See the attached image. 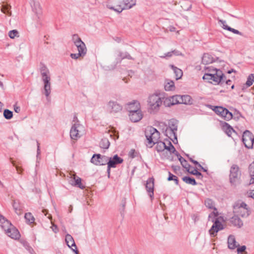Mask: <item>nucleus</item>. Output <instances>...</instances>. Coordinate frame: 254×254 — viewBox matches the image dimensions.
I'll return each mask as SVG.
<instances>
[{"label":"nucleus","instance_id":"4be33fe9","mask_svg":"<svg viewBox=\"0 0 254 254\" xmlns=\"http://www.w3.org/2000/svg\"><path fill=\"white\" fill-rule=\"evenodd\" d=\"M176 132L177 131L172 130L167 127L164 131L165 135L172 140L174 143H175V141L177 142Z\"/></svg>","mask_w":254,"mask_h":254},{"label":"nucleus","instance_id":"49530a36","mask_svg":"<svg viewBox=\"0 0 254 254\" xmlns=\"http://www.w3.org/2000/svg\"><path fill=\"white\" fill-rule=\"evenodd\" d=\"M8 36L11 39H14L16 37H19V33L16 30H12L9 31Z\"/></svg>","mask_w":254,"mask_h":254},{"label":"nucleus","instance_id":"6e6d98bb","mask_svg":"<svg viewBox=\"0 0 254 254\" xmlns=\"http://www.w3.org/2000/svg\"><path fill=\"white\" fill-rule=\"evenodd\" d=\"M173 56V55L171 52H169L166 54H165L163 56H161L160 57L162 59H167L168 58H170Z\"/></svg>","mask_w":254,"mask_h":254},{"label":"nucleus","instance_id":"39448f33","mask_svg":"<svg viewBox=\"0 0 254 254\" xmlns=\"http://www.w3.org/2000/svg\"><path fill=\"white\" fill-rule=\"evenodd\" d=\"M148 104L151 112L156 113L159 111L162 104V100L159 95L153 94L150 95L148 100Z\"/></svg>","mask_w":254,"mask_h":254},{"label":"nucleus","instance_id":"e433bc0d","mask_svg":"<svg viewBox=\"0 0 254 254\" xmlns=\"http://www.w3.org/2000/svg\"><path fill=\"white\" fill-rule=\"evenodd\" d=\"M156 148L158 152H161L164 151L166 148L165 141L164 142L159 141L156 142Z\"/></svg>","mask_w":254,"mask_h":254},{"label":"nucleus","instance_id":"a878e982","mask_svg":"<svg viewBox=\"0 0 254 254\" xmlns=\"http://www.w3.org/2000/svg\"><path fill=\"white\" fill-rule=\"evenodd\" d=\"M125 59L128 60H133V59L131 57L128 53L119 52L117 56V60L119 61L120 63H121L123 60Z\"/></svg>","mask_w":254,"mask_h":254},{"label":"nucleus","instance_id":"37998d69","mask_svg":"<svg viewBox=\"0 0 254 254\" xmlns=\"http://www.w3.org/2000/svg\"><path fill=\"white\" fill-rule=\"evenodd\" d=\"M167 180L168 181H174L175 184L177 185H179V180L178 179L177 177L175 175H174L170 172H169V177H168Z\"/></svg>","mask_w":254,"mask_h":254},{"label":"nucleus","instance_id":"5fc2aeb1","mask_svg":"<svg viewBox=\"0 0 254 254\" xmlns=\"http://www.w3.org/2000/svg\"><path fill=\"white\" fill-rule=\"evenodd\" d=\"M40 70H41V75L42 74V73L43 72H46V73H49V71L48 69H47V67L45 65H43L41 67Z\"/></svg>","mask_w":254,"mask_h":254},{"label":"nucleus","instance_id":"13d9d810","mask_svg":"<svg viewBox=\"0 0 254 254\" xmlns=\"http://www.w3.org/2000/svg\"><path fill=\"white\" fill-rule=\"evenodd\" d=\"M219 22L220 23H221V24H222V25H223L222 27H223V28L224 29L227 30V27H230L228 25H226V21H224L223 20H219Z\"/></svg>","mask_w":254,"mask_h":254},{"label":"nucleus","instance_id":"8fccbe9b","mask_svg":"<svg viewBox=\"0 0 254 254\" xmlns=\"http://www.w3.org/2000/svg\"><path fill=\"white\" fill-rule=\"evenodd\" d=\"M36 12L37 14L40 15L42 12V7L39 4H36L35 5Z\"/></svg>","mask_w":254,"mask_h":254},{"label":"nucleus","instance_id":"ddd939ff","mask_svg":"<svg viewBox=\"0 0 254 254\" xmlns=\"http://www.w3.org/2000/svg\"><path fill=\"white\" fill-rule=\"evenodd\" d=\"M108 156L101 155L100 154H94L91 159V162L97 166L105 165L107 163Z\"/></svg>","mask_w":254,"mask_h":254},{"label":"nucleus","instance_id":"2eb2a0df","mask_svg":"<svg viewBox=\"0 0 254 254\" xmlns=\"http://www.w3.org/2000/svg\"><path fill=\"white\" fill-rule=\"evenodd\" d=\"M146 190L151 200L154 198V179L149 178L146 181L145 185Z\"/></svg>","mask_w":254,"mask_h":254},{"label":"nucleus","instance_id":"72a5a7b5","mask_svg":"<svg viewBox=\"0 0 254 254\" xmlns=\"http://www.w3.org/2000/svg\"><path fill=\"white\" fill-rule=\"evenodd\" d=\"M183 181L187 184L195 186L197 184L194 179L190 177L185 176L182 178Z\"/></svg>","mask_w":254,"mask_h":254},{"label":"nucleus","instance_id":"412c9836","mask_svg":"<svg viewBox=\"0 0 254 254\" xmlns=\"http://www.w3.org/2000/svg\"><path fill=\"white\" fill-rule=\"evenodd\" d=\"M12 225L8 220L0 214V226L5 232L9 230Z\"/></svg>","mask_w":254,"mask_h":254},{"label":"nucleus","instance_id":"dca6fc26","mask_svg":"<svg viewBox=\"0 0 254 254\" xmlns=\"http://www.w3.org/2000/svg\"><path fill=\"white\" fill-rule=\"evenodd\" d=\"M166 106H170L177 104H181L180 95H176L167 98L164 101Z\"/></svg>","mask_w":254,"mask_h":254},{"label":"nucleus","instance_id":"4468645a","mask_svg":"<svg viewBox=\"0 0 254 254\" xmlns=\"http://www.w3.org/2000/svg\"><path fill=\"white\" fill-rule=\"evenodd\" d=\"M107 110L110 113H116L122 110V106L115 101H110L107 105Z\"/></svg>","mask_w":254,"mask_h":254},{"label":"nucleus","instance_id":"e2e57ef3","mask_svg":"<svg viewBox=\"0 0 254 254\" xmlns=\"http://www.w3.org/2000/svg\"><path fill=\"white\" fill-rule=\"evenodd\" d=\"M14 110L16 113H18L20 111V107L17 106L16 105H14Z\"/></svg>","mask_w":254,"mask_h":254},{"label":"nucleus","instance_id":"cd10ccee","mask_svg":"<svg viewBox=\"0 0 254 254\" xmlns=\"http://www.w3.org/2000/svg\"><path fill=\"white\" fill-rule=\"evenodd\" d=\"M181 104H191L192 100L191 97L188 95H180Z\"/></svg>","mask_w":254,"mask_h":254},{"label":"nucleus","instance_id":"bb28decb","mask_svg":"<svg viewBox=\"0 0 254 254\" xmlns=\"http://www.w3.org/2000/svg\"><path fill=\"white\" fill-rule=\"evenodd\" d=\"M214 61L213 57L208 54H204L202 58V63L204 64H208L213 63Z\"/></svg>","mask_w":254,"mask_h":254},{"label":"nucleus","instance_id":"338daca9","mask_svg":"<svg viewBox=\"0 0 254 254\" xmlns=\"http://www.w3.org/2000/svg\"><path fill=\"white\" fill-rule=\"evenodd\" d=\"M169 29L171 32H175L176 30V28L173 26H169Z\"/></svg>","mask_w":254,"mask_h":254},{"label":"nucleus","instance_id":"c03bdc74","mask_svg":"<svg viewBox=\"0 0 254 254\" xmlns=\"http://www.w3.org/2000/svg\"><path fill=\"white\" fill-rule=\"evenodd\" d=\"M254 82V74H251L249 75L246 82V85L248 87L251 86Z\"/></svg>","mask_w":254,"mask_h":254},{"label":"nucleus","instance_id":"864d4df0","mask_svg":"<svg viewBox=\"0 0 254 254\" xmlns=\"http://www.w3.org/2000/svg\"><path fill=\"white\" fill-rule=\"evenodd\" d=\"M72 40L74 44L76 42H79L80 41H82L77 34H74L73 35Z\"/></svg>","mask_w":254,"mask_h":254},{"label":"nucleus","instance_id":"aec40b11","mask_svg":"<svg viewBox=\"0 0 254 254\" xmlns=\"http://www.w3.org/2000/svg\"><path fill=\"white\" fill-rule=\"evenodd\" d=\"M5 234L12 239L17 240L20 237V234L18 230L13 225L9 230L5 232Z\"/></svg>","mask_w":254,"mask_h":254},{"label":"nucleus","instance_id":"c9c22d12","mask_svg":"<svg viewBox=\"0 0 254 254\" xmlns=\"http://www.w3.org/2000/svg\"><path fill=\"white\" fill-rule=\"evenodd\" d=\"M11 8V6L9 4H3L2 5L1 11L5 14H7L8 16L11 15V12L10 9Z\"/></svg>","mask_w":254,"mask_h":254},{"label":"nucleus","instance_id":"680f3d73","mask_svg":"<svg viewBox=\"0 0 254 254\" xmlns=\"http://www.w3.org/2000/svg\"><path fill=\"white\" fill-rule=\"evenodd\" d=\"M197 179L202 180L203 178V175L200 172H197L196 175Z\"/></svg>","mask_w":254,"mask_h":254},{"label":"nucleus","instance_id":"f257e3e1","mask_svg":"<svg viewBox=\"0 0 254 254\" xmlns=\"http://www.w3.org/2000/svg\"><path fill=\"white\" fill-rule=\"evenodd\" d=\"M204 204L208 208L214 210L209 215L208 218L210 220L213 222V225L209 231V234L211 236L215 237L219 231L224 229L222 223L223 218L221 216L218 217V212L215 207L214 202L212 199L206 198L205 200Z\"/></svg>","mask_w":254,"mask_h":254},{"label":"nucleus","instance_id":"a18cd8bd","mask_svg":"<svg viewBox=\"0 0 254 254\" xmlns=\"http://www.w3.org/2000/svg\"><path fill=\"white\" fill-rule=\"evenodd\" d=\"M13 207L15 210V212L18 215H20L22 212V210L19 207L18 204H17L15 201L13 202Z\"/></svg>","mask_w":254,"mask_h":254},{"label":"nucleus","instance_id":"79ce46f5","mask_svg":"<svg viewBox=\"0 0 254 254\" xmlns=\"http://www.w3.org/2000/svg\"><path fill=\"white\" fill-rule=\"evenodd\" d=\"M3 116L6 119L9 120L12 118L13 113L8 109H5L3 111Z\"/></svg>","mask_w":254,"mask_h":254},{"label":"nucleus","instance_id":"423d86ee","mask_svg":"<svg viewBox=\"0 0 254 254\" xmlns=\"http://www.w3.org/2000/svg\"><path fill=\"white\" fill-rule=\"evenodd\" d=\"M146 137L147 140L146 145L152 147L158 141L160 137V133L156 128L151 127L150 129L149 133H146Z\"/></svg>","mask_w":254,"mask_h":254},{"label":"nucleus","instance_id":"f8f14e48","mask_svg":"<svg viewBox=\"0 0 254 254\" xmlns=\"http://www.w3.org/2000/svg\"><path fill=\"white\" fill-rule=\"evenodd\" d=\"M137 105L135 107L133 111H131V113H129V117L132 122H137L139 121L142 118V114L140 110L139 103H136Z\"/></svg>","mask_w":254,"mask_h":254},{"label":"nucleus","instance_id":"09e8293b","mask_svg":"<svg viewBox=\"0 0 254 254\" xmlns=\"http://www.w3.org/2000/svg\"><path fill=\"white\" fill-rule=\"evenodd\" d=\"M137 155V152L134 149H131L128 153V156L131 158H134Z\"/></svg>","mask_w":254,"mask_h":254},{"label":"nucleus","instance_id":"603ef678","mask_svg":"<svg viewBox=\"0 0 254 254\" xmlns=\"http://www.w3.org/2000/svg\"><path fill=\"white\" fill-rule=\"evenodd\" d=\"M186 170L187 172H188L189 173L193 175H196L197 172H198L197 170L196 169L193 168L192 170H190V168H189L188 169H186Z\"/></svg>","mask_w":254,"mask_h":254},{"label":"nucleus","instance_id":"b1692460","mask_svg":"<svg viewBox=\"0 0 254 254\" xmlns=\"http://www.w3.org/2000/svg\"><path fill=\"white\" fill-rule=\"evenodd\" d=\"M228 247L229 249L231 250H234L237 248L239 244H237L235 237L233 235H230L228 238Z\"/></svg>","mask_w":254,"mask_h":254},{"label":"nucleus","instance_id":"ea45409f","mask_svg":"<svg viewBox=\"0 0 254 254\" xmlns=\"http://www.w3.org/2000/svg\"><path fill=\"white\" fill-rule=\"evenodd\" d=\"M169 128H171V129H172V130H175L176 131H177V123L176 121H175L174 120H171L169 121L168 123V126L167 127Z\"/></svg>","mask_w":254,"mask_h":254},{"label":"nucleus","instance_id":"6e6552de","mask_svg":"<svg viewBox=\"0 0 254 254\" xmlns=\"http://www.w3.org/2000/svg\"><path fill=\"white\" fill-rule=\"evenodd\" d=\"M123 162V159L119 157L118 155H115L113 157H108L107 163V174L108 178H110L111 168L116 167L117 165L121 164Z\"/></svg>","mask_w":254,"mask_h":254},{"label":"nucleus","instance_id":"774afa93","mask_svg":"<svg viewBox=\"0 0 254 254\" xmlns=\"http://www.w3.org/2000/svg\"><path fill=\"white\" fill-rule=\"evenodd\" d=\"M250 196L254 199V190H252L250 192Z\"/></svg>","mask_w":254,"mask_h":254},{"label":"nucleus","instance_id":"f3484780","mask_svg":"<svg viewBox=\"0 0 254 254\" xmlns=\"http://www.w3.org/2000/svg\"><path fill=\"white\" fill-rule=\"evenodd\" d=\"M81 126L79 124L74 123L70 130V136L72 139L77 140L80 137L79 128Z\"/></svg>","mask_w":254,"mask_h":254},{"label":"nucleus","instance_id":"f03ea898","mask_svg":"<svg viewBox=\"0 0 254 254\" xmlns=\"http://www.w3.org/2000/svg\"><path fill=\"white\" fill-rule=\"evenodd\" d=\"M205 68L208 69V73H205L202 78L209 82H214L215 84H223L224 82L227 85H230L231 80H226V77L222 71L220 69L213 68L211 66L205 67Z\"/></svg>","mask_w":254,"mask_h":254},{"label":"nucleus","instance_id":"7ed1b4c3","mask_svg":"<svg viewBox=\"0 0 254 254\" xmlns=\"http://www.w3.org/2000/svg\"><path fill=\"white\" fill-rule=\"evenodd\" d=\"M136 3V0H116L114 5L108 2L106 6L110 9L121 13L124 10L131 8Z\"/></svg>","mask_w":254,"mask_h":254},{"label":"nucleus","instance_id":"393cba45","mask_svg":"<svg viewBox=\"0 0 254 254\" xmlns=\"http://www.w3.org/2000/svg\"><path fill=\"white\" fill-rule=\"evenodd\" d=\"M75 46L77 47L78 53H80L84 55H86L87 49L83 42L82 41L76 42L75 44Z\"/></svg>","mask_w":254,"mask_h":254},{"label":"nucleus","instance_id":"bf43d9fd","mask_svg":"<svg viewBox=\"0 0 254 254\" xmlns=\"http://www.w3.org/2000/svg\"><path fill=\"white\" fill-rule=\"evenodd\" d=\"M173 55L179 56L181 53L178 50H174L171 51Z\"/></svg>","mask_w":254,"mask_h":254},{"label":"nucleus","instance_id":"9b49d317","mask_svg":"<svg viewBox=\"0 0 254 254\" xmlns=\"http://www.w3.org/2000/svg\"><path fill=\"white\" fill-rule=\"evenodd\" d=\"M42 79L44 82V94L47 98H48L51 94V83H50V76L49 73L43 72L42 74Z\"/></svg>","mask_w":254,"mask_h":254},{"label":"nucleus","instance_id":"5701e85b","mask_svg":"<svg viewBox=\"0 0 254 254\" xmlns=\"http://www.w3.org/2000/svg\"><path fill=\"white\" fill-rule=\"evenodd\" d=\"M230 222L232 225L238 228H241L243 225V221L236 214L231 218Z\"/></svg>","mask_w":254,"mask_h":254},{"label":"nucleus","instance_id":"20e7f679","mask_svg":"<svg viewBox=\"0 0 254 254\" xmlns=\"http://www.w3.org/2000/svg\"><path fill=\"white\" fill-rule=\"evenodd\" d=\"M241 172L237 165L233 164L230 169L229 182L232 186L236 187L240 184Z\"/></svg>","mask_w":254,"mask_h":254},{"label":"nucleus","instance_id":"1a4fd4ad","mask_svg":"<svg viewBox=\"0 0 254 254\" xmlns=\"http://www.w3.org/2000/svg\"><path fill=\"white\" fill-rule=\"evenodd\" d=\"M254 136L249 130H245L243 134L242 141L247 148H252L253 147V139Z\"/></svg>","mask_w":254,"mask_h":254},{"label":"nucleus","instance_id":"a19ab883","mask_svg":"<svg viewBox=\"0 0 254 254\" xmlns=\"http://www.w3.org/2000/svg\"><path fill=\"white\" fill-rule=\"evenodd\" d=\"M24 217L27 222L29 223H33L34 222L35 218L30 212L26 213Z\"/></svg>","mask_w":254,"mask_h":254},{"label":"nucleus","instance_id":"de8ad7c7","mask_svg":"<svg viewBox=\"0 0 254 254\" xmlns=\"http://www.w3.org/2000/svg\"><path fill=\"white\" fill-rule=\"evenodd\" d=\"M70 56L72 59L76 60L79 57H83L85 55L80 53H78L76 54H71Z\"/></svg>","mask_w":254,"mask_h":254},{"label":"nucleus","instance_id":"4c0bfd02","mask_svg":"<svg viewBox=\"0 0 254 254\" xmlns=\"http://www.w3.org/2000/svg\"><path fill=\"white\" fill-rule=\"evenodd\" d=\"M136 103H139L137 101H134L132 102L128 103L126 105V109L129 112V113H131V111H133L135 107L136 106Z\"/></svg>","mask_w":254,"mask_h":254},{"label":"nucleus","instance_id":"f704fd0d","mask_svg":"<svg viewBox=\"0 0 254 254\" xmlns=\"http://www.w3.org/2000/svg\"><path fill=\"white\" fill-rule=\"evenodd\" d=\"M171 67L173 69L174 73H175L176 79H179L181 78L183 75V71L182 70L173 65H171Z\"/></svg>","mask_w":254,"mask_h":254},{"label":"nucleus","instance_id":"0eeeda50","mask_svg":"<svg viewBox=\"0 0 254 254\" xmlns=\"http://www.w3.org/2000/svg\"><path fill=\"white\" fill-rule=\"evenodd\" d=\"M234 212L236 215L242 217H247L249 215V210L248 206L244 202L238 203L234 205Z\"/></svg>","mask_w":254,"mask_h":254},{"label":"nucleus","instance_id":"7c9ffc66","mask_svg":"<svg viewBox=\"0 0 254 254\" xmlns=\"http://www.w3.org/2000/svg\"><path fill=\"white\" fill-rule=\"evenodd\" d=\"M165 145H166V148L165 149L169 151L170 153H174L176 155V152H177L174 147V146L172 145L171 141L168 140L166 139L165 140Z\"/></svg>","mask_w":254,"mask_h":254},{"label":"nucleus","instance_id":"c85d7f7f","mask_svg":"<svg viewBox=\"0 0 254 254\" xmlns=\"http://www.w3.org/2000/svg\"><path fill=\"white\" fill-rule=\"evenodd\" d=\"M176 155L177 156L181 165L184 168L186 169L189 168H190V165L188 163V162L183 157H182L178 152H176Z\"/></svg>","mask_w":254,"mask_h":254},{"label":"nucleus","instance_id":"2f4dec72","mask_svg":"<svg viewBox=\"0 0 254 254\" xmlns=\"http://www.w3.org/2000/svg\"><path fill=\"white\" fill-rule=\"evenodd\" d=\"M249 174L251 177L250 184H254V161H253L249 167Z\"/></svg>","mask_w":254,"mask_h":254},{"label":"nucleus","instance_id":"6ab92c4d","mask_svg":"<svg viewBox=\"0 0 254 254\" xmlns=\"http://www.w3.org/2000/svg\"><path fill=\"white\" fill-rule=\"evenodd\" d=\"M70 184L73 186L77 187L81 189H83L85 187L81 183V179L79 177L77 176L75 174H70Z\"/></svg>","mask_w":254,"mask_h":254},{"label":"nucleus","instance_id":"9d476101","mask_svg":"<svg viewBox=\"0 0 254 254\" xmlns=\"http://www.w3.org/2000/svg\"><path fill=\"white\" fill-rule=\"evenodd\" d=\"M213 111L225 120L229 121L233 117L232 113L229 112L226 108L222 107L216 106L214 107Z\"/></svg>","mask_w":254,"mask_h":254},{"label":"nucleus","instance_id":"58836bf2","mask_svg":"<svg viewBox=\"0 0 254 254\" xmlns=\"http://www.w3.org/2000/svg\"><path fill=\"white\" fill-rule=\"evenodd\" d=\"M164 88L166 91L174 90L175 88L174 82L172 80L168 82L165 84Z\"/></svg>","mask_w":254,"mask_h":254},{"label":"nucleus","instance_id":"a211bd4d","mask_svg":"<svg viewBox=\"0 0 254 254\" xmlns=\"http://www.w3.org/2000/svg\"><path fill=\"white\" fill-rule=\"evenodd\" d=\"M65 240L68 247L71 248L76 254H78V251L73 237L70 235L67 234L65 236Z\"/></svg>","mask_w":254,"mask_h":254},{"label":"nucleus","instance_id":"473e14b6","mask_svg":"<svg viewBox=\"0 0 254 254\" xmlns=\"http://www.w3.org/2000/svg\"><path fill=\"white\" fill-rule=\"evenodd\" d=\"M99 146L102 148L108 149L110 146V142L107 138H104L100 141Z\"/></svg>","mask_w":254,"mask_h":254},{"label":"nucleus","instance_id":"4d7b16f0","mask_svg":"<svg viewBox=\"0 0 254 254\" xmlns=\"http://www.w3.org/2000/svg\"><path fill=\"white\" fill-rule=\"evenodd\" d=\"M246 249V247L245 246H242L239 248H238L237 251L238 253H242L245 252Z\"/></svg>","mask_w":254,"mask_h":254},{"label":"nucleus","instance_id":"c756f323","mask_svg":"<svg viewBox=\"0 0 254 254\" xmlns=\"http://www.w3.org/2000/svg\"><path fill=\"white\" fill-rule=\"evenodd\" d=\"M223 129L225 133L229 136H231L233 133H236L235 130L228 124L225 123L223 125Z\"/></svg>","mask_w":254,"mask_h":254},{"label":"nucleus","instance_id":"0e129e2a","mask_svg":"<svg viewBox=\"0 0 254 254\" xmlns=\"http://www.w3.org/2000/svg\"><path fill=\"white\" fill-rule=\"evenodd\" d=\"M52 228H53V231L55 233H57L58 232V227H57V226L56 225H53V227H52Z\"/></svg>","mask_w":254,"mask_h":254},{"label":"nucleus","instance_id":"052dcab7","mask_svg":"<svg viewBox=\"0 0 254 254\" xmlns=\"http://www.w3.org/2000/svg\"><path fill=\"white\" fill-rule=\"evenodd\" d=\"M37 157H38L40 154V143L38 141H37Z\"/></svg>","mask_w":254,"mask_h":254},{"label":"nucleus","instance_id":"3c124183","mask_svg":"<svg viewBox=\"0 0 254 254\" xmlns=\"http://www.w3.org/2000/svg\"><path fill=\"white\" fill-rule=\"evenodd\" d=\"M227 30L231 31L234 34L240 35H242V34L241 32H240L238 30L235 29L231 27H227Z\"/></svg>","mask_w":254,"mask_h":254},{"label":"nucleus","instance_id":"69168bd1","mask_svg":"<svg viewBox=\"0 0 254 254\" xmlns=\"http://www.w3.org/2000/svg\"><path fill=\"white\" fill-rule=\"evenodd\" d=\"M73 122H74V123H76V124H79L78 123L79 122L78 121L77 117L76 115H75L73 117Z\"/></svg>","mask_w":254,"mask_h":254}]
</instances>
